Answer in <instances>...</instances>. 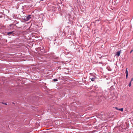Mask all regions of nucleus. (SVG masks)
I'll use <instances>...</instances> for the list:
<instances>
[{"label":"nucleus","instance_id":"obj_13","mask_svg":"<svg viewBox=\"0 0 133 133\" xmlns=\"http://www.w3.org/2000/svg\"><path fill=\"white\" fill-rule=\"evenodd\" d=\"M133 78H132L131 79V81H130V82H131L133 81Z\"/></svg>","mask_w":133,"mask_h":133},{"label":"nucleus","instance_id":"obj_8","mask_svg":"<svg viewBox=\"0 0 133 133\" xmlns=\"http://www.w3.org/2000/svg\"><path fill=\"white\" fill-rule=\"evenodd\" d=\"M130 122L131 124L132 127H133V120H131Z\"/></svg>","mask_w":133,"mask_h":133},{"label":"nucleus","instance_id":"obj_17","mask_svg":"<svg viewBox=\"0 0 133 133\" xmlns=\"http://www.w3.org/2000/svg\"><path fill=\"white\" fill-rule=\"evenodd\" d=\"M132 113H133V111Z\"/></svg>","mask_w":133,"mask_h":133},{"label":"nucleus","instance_id":"obj_15","mask_svg":"<svg viewBox=\"0 0 133 133\" xmlns=\"http://www.w3.org/2000/svg\"><path fill=\"white\" fill-rule=\"evenodd\" d=\"M115 109H116V107H115Z\"/></svg>","mask_w":133,"mask_h":133},{"label":"nucleus","instance_id":"obj_3","mask_svg":"<svg viewBox=\"0 0 133 133\" xmlns=\"http://www.w3.org/2000/svg\"><path fill=\"white\" fill-rule=\"evenodd\" d=\"M25 18L24 19H25V21H28L31 18L30 15H29L27 16H26Z\"/></svg>","mask_w":133,"mask_h":133},{"label":"nucleus","instance_id":"obj_12","mask_svg":"<svg viewBox=\"0 0 133 133\" xmlns=\"http://www.w3.org/2000/svg\"><path fill=\"white\" fill-rule=\"evenodd\" d=\"M133 51V49L131 50L130 51V53H131Z\"/></svg>","mask_w":133,"mask_h":133},{"label":"nucleus","instance_id":"obj_11","mask_svg":"<svg viewBox=\"0 0 133 133\" xmlns=\"http://www.w3.org/2000/svg\"><path fill=\"white\" fill-rule=\"evenodd\" d=\"M53 80L55 82H56L58 81V80L57 79H54Z\"/></svg>","mask_w":133,"mask_h":133},{"label":"nucleus","instance_id":"obj_1","mask_svg":"<svg viewBox=\"0 0 133 133\" xmlns=\"http://www.w3.org/2000/svg\"><path fill=\"white\" fill-rule=\"evenodd\" d=\"M129 123L128 122H126L125 123L123 124L120 126L118 125V124H117V129H118L119 131H120V132H122L125 131L124 130L128 129L129 128Z\"/></svg>","mask_w":133,"mask_h":133},{"label":"nucleus","instance_id":"obj_16","mask_svg":"<svg viewBox=\"0 0 133 133\" xmlns=\"http://www.w3.org/2000/svg\"><path fill=\"white\" fill-rule=\"evenodd\" d=\"M118 133H119V132H118Z\"/></svg>","mask_w":133,"mask_h":133},{"label":"nucleus","instance_id":"obj_10","mask_svg":"<svg viewBox=\"0 0 133 133\" xmlns=\"http://www.w3.org/2000/svg\"><path fill=\"white\" fill-rule=\"evenodd\" d=\"M131 82H129V85H128L129 86V87H130L131 86Z\"/></svg>","mask_w":133,"mask_h":133},{"label":"nucleus","instance_id":"obj_14","mask_svg":"<svg viewBox=\"0 0 133 133\" xmlns=\"http://www.w3.org/2000/svg\"><path fill=\"white\" fill-rule=\"evenodd\" d=\"M3 104H5V105H7V104L6 103H3Z\"/></svg>","mask_w":133,"mask_h":133},{"label":"nucleus","instance_id":"obj_2","mask_svg":"<svg viewBox=\"0 0 133 133\" xmlns=\"http://www.w3.org/2000/svg\"><path fill=\"white\" fill-rule=\"evenodd\" d=\"M101 117V119L103 120H108V115L107 114L103 113L101 114L100 115Z\"/></svg>","mask_w":133,"mask_h":133},{"label":"nucleus","instance_id":"obj_4","mask_svg":"<svg viewBox=\"0 0 133 133\" xmlns=\"http://www.w3.org/2000/svg\"><path fill=\"white\" fill-rule=\"evenodd\" d=\"M127 68L125 70V74L126 75V78L127 79L128 78V72L127 70Z\"/></svg>","mask_w":133,"mask_h":133},{"label":"nucleus","instance_id":"obj_6","mask_svg":"<svg viewBox=\"0 0 133 133\" xmlns=\"http://www.w3.org/2000/svg\"><path fill=\"white\" fill-rule=\"evenodd\" d=\"M117 110H119V111H121L122 112H123V108L119 109L117 107Z\"/></svg>","mask_w":133,"mask_h":133},{"label":"nucleus","instance_id":"obj_5","mask_svg":"<svg viewBox=\"0 0 133 133\" xmlns=\"http://www.w3.org/2000/svg\"><path fill=\"white\" fill-rule=\"evenodd\" d=\"M121 50H120L119 51H117V56L118 57L119 56L120 54L121 53Z\"/></svg>","mask_w":133,"mask_h":133},{"label":"nucleus","instance_id":"obj_9","mask_svg":"<svg viewBox=\"0 0 133 133\" xmlns=\"http://www.w3.org/2000/svg\"><path fill=\"white\" fill-rule=\"evenodd\" d=\"M13 32V31L9 32H8L7 34H8V35H10V34H12Z\"/></svg>","mask_w":133,"mask_h":133},{"label":"nucleus","instance_id":"obj_7","mask_svg":"<svg viewBox=\"0 0 133 133\" xmlns=\"http://www.w3.org/2000/svg\"><path fill=\"white\" fill-rule=\"evenodd\" d=\"M95 79V77H94L93 78H90V79H91L92 81H94Z\"/></svg>","mask_w":133,"mask_h":133}]
</instances>
